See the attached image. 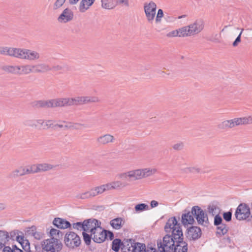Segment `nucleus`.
I'll return each instance as SVG.
<instances>
[{
    "label": "nucleus",
    "instance_id": "nucleus-1",
    "mask_svg": "<svg viewBox=\"0 0 252 252\" xmlns=\"http://www.w3.org/2000/svg\"><path fill=\"white\" fill-rule=\"evenodd\" d=\"M164 230L167 233H171V234H167L162 239L157 241V246L160 252H173V248L177 240L178 236L180 235L182 231L181 226L178 223V221L175 217L169 218L165 226Z\"/></svg>",
    "mask_w": 252,
    "mask_h": 252
},
{
    "label": "nucleus",
    "instance_id": "nucleus-2",
    "mask_svg": "<svg viewBox=\"0 0 252 252\" xmlns=\"http://www.w3.org/2000/svg\"><path fill=\"white\" fill-rule=\"evenodd\" d=\"M156 172V170L155 169L144 168L135 169L121 173L119 175V177L124 180L133 181L151 176L155 173Z\"/></svg>",
    "mask_w": 252,
    "mask_h": 252
},
{
    "label": "nucleus",
    "instance_id": "nucleus-3",
    "mask_svg": "<svg viewBox=\"0 0 252 252\" xmlns=\"http://www.w3.org/2000/svg\"><path fill=\"white\" fill-rule=\"evenodd\" d=\"M62 100V97L46 100H35L32 102L31 105L34 109H49L63 107Z\"/></svg>",
    "mask_w": 252,
    "mask_h": 252
},
{
    "label": "nucleus",
    "instance_id": "nucleus-4",
    "mask_svg": "<svg viewBox=\"0 0 252 252\" xmlns=\"http://www.w3.org/2000/svg\"><path fill=\"white\" fill-rule=\"evenodd\" d=\"M191 213L199 225L207 226L209 221L207 214L198 206H193L191 208Z\"/></svg>",
    "mask_w": 252,
    "mask_h": 252
},
{
    "label": "nucleus",
    "instance_id": "nucleus-5",
    "mask_svg": "<svg viewBox=\"0 0 252 252\" xmlns=\"http://www.w3.org/2000/svg\"><path fill=\"white\" fill-rule=\"evenodd\" d=\"M235 217L238 220H250L252 218L249 206L245 203H240L237 207L235 212Z\"/></svg>",
    "mask_w": 252,
    "mask_h": 252
},
{
    "label": "nucleus",
    "instance_id": "nucleus-6",
    "mask_svg": "<svg viewBox=\"0 0 252 252\" xmlns=\"http://www.w3.org/2000/svg\"><path fill=\"white\" fill-rule=\"evenodd\" d=\"M42 252H55L60 251L62 248V244L59 243L56 238H51L44 241L42 243Z\"/></svg>",
    "mask_w": 252,
    "mask_h": 252
},
{
    "label": "nucleus",
    "instance_id": "nucleus-7",
    "mask_svg": "<svg viewBox=\"0 0 252 252\" xmlns=\"http://www.w3.org/2000/svg\"><path fill=\"white\" fill-rule=\"evenodd\" d=\"M81 242L80 237L73 232L69 231L65 235L64 243L69 248L73 249L79 247Z\"/></svg>",
    "mask_w": 252,
    "mask_h": 252
},
{
    "label": "nucleus",
    "instance_id": "nucleus-8",
    "mask_svg": "<svg viewBox=\"0 0 252 252\" xmlns=\"http://www.w3.org/2000/svg\"><path fill=\"white\" fill-rule=\"evenodd\" d=\"M144 9L147 21L149 23H152L156 15V4L153 1H150L149 3H145Z\"/></svg>",
    "mask_w": 252,
    "mask_h": 252
},
{
    "label": "nucleus",
    "instance_id": "nucleus-9",
    "mask_svg": "<svg viewBox=\"0 0 252 252\" xmlns=\"http://www.w3.org/2000/svg\"><path fill=\"white\" fill-rule=\"evenodd\" d=\"M177 240L173 248V252H188V244L183 240L184 236L182 231L180 232V235H176Z\"/></svg>",
    "mask_w": 252,
    "mask_h": 252
},
{
    "label": "nucleus",
    "instance_id": "nucleus-10",
    "mask_svg": "<svg viewBox=\"0 0 252 252\" xmlns=\"http://www.w3.org/2000/svg\"><path fill=\"white\" fill-rule=\"evenodd\" d=\"M202 235L200 228L196 226H191L187 229L186 233L187 238L189 240L195 241L200 238Z\"/></svg>",
    "mask_w": 252,
    "mask_h": 252
},
{
    "label": "nucleus",
    "instance_id": "nucleus-11",
    "mask_svg": "<svg viewBox=\"0 0 252 252\" xmlns=\"http://www.w3.org/2000/svg\"><path fill=\"white\" fill-rule=\"evenodd\" d=\"M240 125H242L241 118H236L223 121L218 125V127L221 129H227Z\"/></svg>",
    "mask_w": 252,
    "mask_h": 252
},
{
    "label": "nucleus",
    "instance_id": "nucleus-12",
    "mask_svg": "<svg viewBox=\"0 0 252 252\" xmlns=\"http://www.w3.org/2000/svg\"><path fill=\"white\" fill-rule=\"evenodd\" d=\"M191 35L196 34L201 32L204 27V23L202 19H197L191 24L188 26Z\"/></svg>",
    "mask_w": 252,
    "mask_h": 252
},
{
    "label": "nucleus",
    "instance_id": "nucleus-13",
    "mask_svg": "<svg viewBox=\"0 0 252 252\" xmlns=\"http://www.w3.org/2000/svg\"><path fill=\"white\" fill-rule=\"evenodd\" d=\"M84 231L93 233L99 226L101 222L95 219H89L84 220Z\"/></svg>",
    "mask_w": 252,
    "mask_h": 252
},
{
    "label": "nucleus",
    "instance_id": "nucleus-14",
    "mask_svg": "<svg viewBox=\"0 0 252 252\" xmlns=\"http://www.w3.org/2000/svg\"><path fill=\"white\" fill-rule=\"evenodd\" d=\"M62 100L63 107L83 104L82 96L62 97Z\"/></svg>",
    "mask_w": 252,
    "mask_h": 252
},
{
    "label": "nucleus",
    "instance_id": "nucleus-15",
    "mask_svg": "<svg viewBox=\"0 0 252 252\" xmlns=\"http://www.w3.org/2000/svg\"><path fill=\"white\" fill-rule=\"evenodd\" d=\"M92 234L93 235L92 239L95 243H101L106 239V234L105 233V229H103L100 226L96 228Z\"/></svg>",
    "mask_w": 252,
    "mask_h": 252
},
{
    "label": "nucleus",
    "instance_id": "nucleus-16",
    "mask_svg": "<svg viewBox=\"0 0 252 252\" xmlns=\"http://www.w3.org/2000/svg\"><path fill=\"white\" fill-rule=\"evenodd\" d=\"M114 141L115 138L112 135L105 134L96 138V143L99 146H104L113 143Z\"/></svg>",
    "mask_w": 252,
    "mask_h": 252
},
{
    "label": "nucleus",
    "instance_id": "nucleus-17",
    "mask_svg": "<svg viewBox=\"0 0 252 252\" xmlns=\"http://www.w3.org/2000/svg\"><path fill=\"white\" fill-rule=\"evenodd\" d=\"M132 252H158L155 248L148 247L145 244L135 242L131 249Z\"/></svg>",
    "mask_w": 252,
    "mask_h": 252
},
{
    "label": "nucleus",
    "instance_id": "nucleus-18",
    "mask_svg": "<svg viewBox=\"0 0 252 252\" xmlns=\"http://www.w3.org/2000/svg\"><path fill=\"white\" fill-rule=\"evenodd\" d=\"M73 18V13L68 8L64 9L58 17V21L60 23H65L70 21Z\"/></svg>",
    "mask_w": 252,
    "mask_h": 252
},
{
    "label": "nucleus",
    "instance_id": "nucleus-19",
    "mask_svg": "<svg viewBox=\"0 0 252 252\" xmlns=\"http://www.w3.org/2000/svg\"><path fill=\"white\" fill-rule=\"evenodd\" d=\"M184 212L181 217V222L182 224L185 226L189 224H193L195 222V220L193 214L191 213V211L190 212L185 210Z\"/></svg>",
    "mask_w": 252,
    "mask_h": 252
},
{
    "label": "nucleus",
    "instance_id": "nucleus-20",
    "mask_svg": "<svg viewBox=\"0 0 252 252\" xmlns=\"http://www.w3.org/2000/svg\"><path fill=\"white\" fill-rule=\"evenodd\" d=\"M53 224L60 229H65L71 227L70 223L60 218H55L53 221Z\"/></svg>",
    "mask_w": 252,
    "mask_h": 252
},
{
    "label": "nucleus",
    "instance_id": "nucleus-21",
    "mask_svg": "<svg viewBox=\"0 0 252 252\" xmlns=\"http://www.w3.org/2000/svg\"><path fill=\"white\" fill-rule=\"evenodd\" d=\"M1 69L7 73L20 75L19 65H6L1 67Z\"/></svg>",
    "mask_w": 252,
    "mask_h": 252
},
{
    "label": "nucleus",
    "instance_id": "nucleus-22",
    "mask_svg": "<svg viewBox=\"0 0 252 252\" xmlns=\"http://www.w3.org/2000/svg\"><path fill=\"white\" fill-rule=\"evenodd\" d=\"M135 240L132 239H126L123 241L122 247H121L122 252H132L131 249L134 244Z\"/></svg>",
    "mask_w": 252,
    "mask_h": 252
},
{
    "label": "nucleus",
    "instance_id": "nucleus-23",
    "mask_svg": "<svg viewBox=\"0 0 252 252\" xmlns=\"http://www.w3.org/2000/svg\"><path fill=\"white\" fill-rule=\"evenodd\" d=\"M28 174L26 172V166H20L18 168L12 171L9 175L10 178H16Z\"/></svg>",
    "mask_w": 252,
    "mask_h": 252
},
{
    "label": "nucleus",
    "instance_id": "nucleus-24",
    "mask_svg": "<svg viewBox=\"0 0 252 252\" xmlns=\"http://www.w3.org/2000/svg\"><path fill=\"white\" fill-rule=\"evenodd\" d=\"M95 0H82L79 6L80 12L83 13L89 9L94 3Z\"/></svg>",
    "mask_w": 252,
    "mask_h": 252
},
{
    "label": "nucleus",
    "instance_id": "nucleus-25",
    "mask_svg": "<svg viewBox=\"0 0 252 252\" xmlns=\"http://www.w3.org/2000/svg\"><path fill=\"white\" fill-rule=\"evenodd\" d=\"M34 73H43L51 70L50 66L46 63L33 65Z\"/></svg>",
    "mask_w": 252,
    "mask_h": 252
},
{
    "label": "nucleus",
    "instance_id": "nucleus-26",
    "mask_svg": "<svg viewBox=\"0 0 252 252\" xmlns=\"http://www.w3.org/2000/svg\"><path fill=\"white\" fill-rule=\"evenodd\" d=\"M38 127H42L43 129H48L53 126L54 121L52 120L45 121L41 119L36 120Z\"/></svg>",
    "mask_w": 252,
    "mask_h": 252
},
{
    "label": "nucleus",
    "instance_id": "nucleus-27",
    "mask_svg": "<svg viewBox=\"0 0 252 252\" xmlns=\"http://www.w3.org/2000/svg\"><path fill=\"white\" fill-rule=\"evenodd\" d=\"M102 8L112 10L117 6L115 0H101Z\"/></svg>",
    "mask_w": 252,
    "mask_h": 252
},
{
    "label": "nucleus",
    "instance_id": "nucleus-28",
    "mask_svg": "<svg viewBox=\"0 0 252 252\" xmlns=\"http://www.w3.org/2000/svg\"><path fill=\"white\" fill-rule=\"evenodd\" d=\"M19 67L20 68V75H27L31 73H34L33 65L26 64L19 65Z\"/></svg>",
    "mask_w": 252,
    "mask_h": 252
},
{
    "label": "nucleus",
    "instance_id": "nucleus-29",
    "mask_svg": "<svg viewBox=\"0 0 252 252\" xmlns=\"http://www.w3.org/2000/svg\"><path fill=\"white\" fill-rule=\"evenodd\" d=\"M9 237L6 231L0 230V249L5 247V244L9 241Z\"/></svg>",
    "mask_w": 252,
    "mask_h": 252
},
{
    "label": "nucleus",
    "instance_id": "nucleus-30",
    "mask_svg": "<svg viewBox=\"0 0 252 252\" xmlns=\"http://www.w3.org/2000/svg\"><path fill=\"white\" fill-rule=\"evenodd\" d=\"M26 54V60L33 61L38 60L40 58L39 54L35 51L27 49Z\"/></svg>",
    "mask_w": 252,
    "mask_h": 252
},
{
    "label": "nucleus",
    "instance_id": "nucleus-31",
    "mask_svg": "<svg viewBox=\"0 0 252 252\" xmlns=\"http://www.w3.org/2000/svg\"><path fill=\"white\" fill-rule=\"evenodd\" d=\"M229 227L225 223H222L217 226L216 234L220 236H223L228 231Z\"/></svg>",
    "mask_w": 252,
    "mask_h": 252
},
{
    "label": "nucleus",
    "instance_id": "nucleus-32",
    "mask_svg": "<svg viewBox=\"0 0 252 252\" xmlns=\"http://www.w3.org/2000/svg\"><path fill=\"white\" fill-rule=\"evenodd\" d=\"M82 99L83 104L100 102V99L96 96H82Z\"/></svg>",
    "mask_w": 252,
    "mask_h": 252
},
{
    "label": "nucleus",
    "instance_id": "nucleus-33",
    "mask_svg": "<svg viewBox=\"0 0 252 252\" xmlns=\"http://www.w3.org/2000/svg\"><path fill=\"white\" fill-rule=\"evenodd\" d=\"M38 164L39 167V172H45L51 170L57 166L56 165H53L52 164H49L47 163H43Z\"/></svg>",
    "mask_w": 252,
    "mask_h": 252
},
{
    "label": "nucleus",
    "instance_id": "nucleus-34",
    "mask_svg": "<svg viewBox=\"0 0 252 252\" xmlns=\"http://www.w3.org/2000/svg\"><path fill=\"white\" fill-rule=\"evenodd\" d=\"M50 234L52 238H56L58 242L60 241V239H62L63 237V233L60 230L55 228H52L50 230Z\"/></svg>",
    "mask_w": 252,
    "mask_h": 252
},
{
    "label": "nucleus",
    "instance_id": "nucleus-35",
    "mask_svg": "<svg viewBox=\"0 0 252 252\" xmlns=\"http://www.w3.org/2000/svg\"><path fill=\"white\" fill-rule=\"evenodd\" d=\"M207 209L208 213L212 216H216L220 213V208L216 204H212L208 205Z\"/></svg>",
    "mask_w": 252,
    "mask_h": 252
},
{
    "label": "nucleus",
    "instance_id": "nucleus-36",
    "mask_svg": "<svg viewBox=\"0 0 252 252\" xmlns=\"http://www.w3.org/2000/svg\"><path fill=\"white\" fill-rule=\"evenodd\" d=\"M123 220L121 218H118L112 220L110 221V224L115 229H119L122 226Z\"/></svg>",
    "mask_w": 252,
    "mask_h": 252
},
{
    "label": "nucleus",
    "instance_id": "nucleus-37",
    "mask_svg": "<svg viewBox=\"0 0 252 252\" xmlns=\"http://www.w3.org/2000/svg\"><path fill=\"white\" fill-rule=\"evenodd\" d=\"M123 242L120 239H114L112 243V249L115 252H118L122 247Z\"/></svg>",
    "mask_w": 252,
    "mask_h": 252
},
{
    "label": "nucleus",
    "instance_id": "nucleus-38",
    "mask_svg": "<svg viewBox=\"0 0 252 252\" xmlns=\"http://www.w3.org/2000/svg\"><path fill=\"white\" fill-rule=\"evenodd\" d=\"M26 167V172L28 174L37 173L39 172L38 164H32Z\"/></svg>",
    "mask_w": 252,
    "mask_h": 252
},
{
    "label": "nucleus",
    "instance_id": "nucleus-39",
    "mask_svg": "<svg viewBox=\"0 0 252 252\" xmlns=\"http://www.w3.org/2000/svg\"><path fill=\"white\" fill-rule=\"evenodd\" d=\"M179 37H185L190 36V34L189 32V29L188 26H185L181 28L178 29Z\"/></svg>",
    "mask_w": 252,
    "mask_h": 252
},
{
    "label": "nucleus",
    "instance_id": "nucleus-40",
    "mask_svg": "<svg viewBox=\"0 0 252 252\" xmlns=\"http://www.w3.org/2000/svg\"><path fill=\"white\" fill-rule=\"evenodd\" d=\"M136 212H140L145 210H148L149 209V206L145 203H140L135 205L134 207Z\"/></svg>",
    "mask_w": 252,
    "mask_h": 252
},
{
    "label": "nucleus",
    "instance_id": "nucleus-41",
    "mask_svg": "<svg viewBox=\"0 0 252 252\" xmlns=\"http://www.w3.org/2000/svg\"><path fill=\"white\" fill-rule=\"evenodd\" d=\"M109 185L106 184L102 185L99 186L95 187L98 195L103 193L104 192L109 190Z\"/></svg>",
    "mask_w": 252,
    "mask_h": 252
},
{
    "label": "nucleus",
    "instance_id": "nucleus-42",
    "mask_svg": "<svg viewBox=\"0 0 252 252\" xmlns=\"http://www.w3.org/2000/svg\"><path fill=\"white\" fill-rule=\"evenodd\" d=\"M76 198L78 199H91V196L89 190H87L84 192L78 193L76 195Z\"/></svg>",
    "mask_w": 252,
    "mask_h": 252
},
{
    "label": "nucleus",
    "instance_id": "nucleus-43",
    "mask_svg": "<svg viewBox=\"0 0 252 252\" xmlns=\"http://www.w3.org/2000/svg\"><path fill=\"white\" fill-rule=\"evenodd\" d=\"M83 240L87 245H90L91 242V240L93 238V235L91 233V235L88 234L86 232V231H84L82 233Z\"/></svg>",
    "mask_w": 252,
    "mask_h": 252
},
{
    "label": "nucleus",
    "instance_id": "nucleus-44",
    "mask_svg": "<svg viewBox=\"0 0 252 252\" xmlns=\"http://www.w3.org/2000/svg\"><path fill=\"white\" fill-rule=\"evenodd\" d=\"M25 126L36 128L38 127V125L36 123V120H27L23 123Z\"/></svg>",
    "mask_w": 252,
    "mask_h": 252
},
{
    "label": "nucleus",
    "instance_id": "nucleus-45",
    "mask_svg": "<svg viewBox=\"0 0 252 252\" xmlns=\"http://www.w3.org/2000/svg\"><path fill=\"white\" fill-rule=\"evenodd\" d=\"M107 185L110 186L109 187V190L112 189H117L122 186H124L123 185V183L120 181L114 182L111 183L107 184Z\"/></svg>",
    "mask_w": 252,
    "mask_h": 252
},
{
    "label": "nucleus",
    "instance_id": "nucleus-46",
    "mask_svg": "<svg viewBox=\"0 0 252 252\" xmlns=\"http://www.w3.org/2000/svg\"><path fill=\"white\" fill-rule=\"evenodd\" d=\"M26 51L27 49L19 48L18 54H17V56L16 58L20 59L26 60L27 55Z\"/></svg>",
    "mask_w": 252,
    "mask_h": 252
},
{
    "label": "nucleus",
    "instance_id": "nucleus-47",
    "mask_svg": "<svg viewBox=\"0 0 252 252\" xmlns=\"http://www.w3.org/2000/svg\"><path fill=\"white\" fill-rule=\"evenodd\" d=\"M72 227L74 229H76L78 230H83L84 231V223L83 222H77L72 224Z\"/></svg>",
    "mask_w": 252,
    "mask_h": 252
},
{
    "label": "nucleus",
    "instance_id": "nucleus-48",
    "mask_svg": "<svg viewBox=\"0 0 252 252\" xmlns=\"http://www.w3.org/2000/svg\"><path fill=\"white\" fill-rule=\"evenodd\" d=\"M66 0H56L53 5V9L57 10L61 8L64 3Z\"/></svg>",
    "mask_w": 252,
    "mask_h": 252
},
{
    "label": "nucleus",
    "instance_id": "nucleus-49",
    "mask_svg": "<svg viewBox=\"0 0 252 252\" xmlns=\"http://www.w3.org/2000/svg\"><path fill=\"white\" fill-rule=\"evenodd\" d=\"M222 218L219 215V214H217L216 216H215L214 217V225L217 226H219V225H220L222 223Z\"/></svg>",
    "mask_w": 252,
    "mask_h": 252
},
{
    "label": "nucleus",
    "instance_id": "nucleus-50",
    "mask_svg": "<svg viewBox=\"0 0 252 252\" xmlns=\"http://www.w3.org/2000/svg\"><path fill=\"white\" fill-rule=\"evenodd\" d=\"M232 211L231 210L224 212L222 214L223 219L227 222H229L232 220Z\"/></svg>",
    "mask_w": 252,
    "mask_h": 252
},
{
    "label": "nucleus",
    "instance_id": "nucleus-51",
    "mask_svg": "<svg viewBox=\"0 0 252 252\" xmlns=\"http://www.w3.org/2000/svg\"><path fill=\"white\" fill-rule=\"evenodd\" d=\"M19 49V48L9 47L8 56L16 58Z\"/></svg>",
    "mask_w": 252,
    "mask_h": 252
},
{
    "label": "nucleus",
    "instance_id": "nucleus-52",
    "mask_svg": "<svg viewBox=\"0 0 252 252\" xmlns=\"http://www.w3.org/2000/svg\"><path fill=\"white\" fill-rule=\"evenodd\" d=\"M242 125L252 124V115L248 117L241 118Z\"/></svg>",
    "mask_w": 252,
    "mask_h": 252
},
{
    "label": "nucleus",
    "instance_id": "nucleus-53",
    "mask_svg": "<svg viewBox=\"0 0 252 252\" xmlns=\"http://www.w3.org/2000/svg\"><path fill=\"white\" fill-rule=\"evenodd\" d=\"M200 171V169L198 168L194 167H188L185 169H184V171L186 173H193V172H197L199 173Z\"/></svg>",
    "mask_w": 252,
    "mask_h": 252
},
{
    "label": "nucleus",
    "instance_id": "nucleus-54",
    "mask_svg": "<svg viewBox=\"0 0 252 252\" xmlns=\"http://www.w3.org/2000/svg\"><path fill=\"white\" fill-rule=\"evenodd\" d=\"M184 147V144L183 142H180L176 143L172 146V148L176 151L182 150Z\"/></svg>",
    "mask_w": 252,
    "mask_h": 252
},
{
    "label": "nucleus",
    "instance_id": "nucleus-55",
    "mask_svg": "<svg viewBox=\"0 0 252 252\" xmlns=\"http://www.w3.org/2000/svg\"><path fill=\"white\" fill-rule=\"evenodd\" d=\"M163 16V10L161 9H159L158 11V13L156 18V22L158 23L160 22L161 18Z\"/></svg>",
    "mask_w": 252,
    "mask_h": 252
},
{
    "label": "nucleus",
    "instance_id": "nucleus-56",
    "mask_svg": "<svg viewBox=\"0 0 252 252\" xmlns=\"http://www.w3.org/2000/svg\"><path fill=\"white\" fill-rule=\"evenodd\" d=\"M117 5H124L126 7L129 6V1L128 0H115Z\"/></svg>",
    "mask_w": 252,
    "mask_h": 252
},
{
    "label": "nucleus",
    "instance_id": "nucleus-57",
    "mask_svg": "<svg viewBox=\"0 0 252 252\" xmlns=\"http://www.w3.org/2000/svg\"><path fill=\"white\" fill-rule=\"evenodd\" d=\"M243 31H244V29H242L241 30L240 33H239L238 36L236 37L235 41L233 42L232 45L234 47L237 46L238 45V44L241 42V34H242Z\"/></svg>",
    "mask_w": 252,
    "mask_h": 252
},
{
    "label": "nucleus",
    "instance_id": "nucleus-58",
    "mask_svg": "<svg viewBox=\"0 0 252 252\" xmlns=\"http://www.w3.org/2000/svg\"><path fill=\"white\" fill-rule=\"evenodd\" d=\"M9 48V47H0V54L8 56Z\"/></svg>",
    "mask_w": 252,
    "mask_h": 252
},
{
    "label": "nucleus",
    "instance_id": "nucleus-59",
    "mask_svg": "<svg viewBox=\"0 0 252 252\" xmlns=\"http://www.w3.org/2000/svg\"><path fill=\"white\" fill-rule=\"evenodd\" d=\"M36 231V227L35 226H32L31 227H29L28 230L27 231V233L29 235H31L32 236L34 233Z\"/></svg>",
    "mask_w": 252,
    "mask_h": 252
},
{
    "label": "nucleus",
    "instance_id": "nucleus-60",
    "mask_svg": "<svg viewBox=\"0 0 252 252\" xmlns=\"http://www.w3.org/2000/svg\"><path fill=\"white\" fill-rule=\"evenodd\" d=\"M21 246L25 252H28L29 251H31L30 250V244L28 240H26L25 244Z\"/></svg>",
    "mask_w": 252,
    "mask_h": 252
},
{
    "label": "nucleus",
    "instance_id": "nucleus-61",
    "mask_svg": "<svg viewBox=\"0 0 252 252\" xmlns=\"http://www.w3.org/2000/svg\"><path fill=\"white\" fill-rule=\"evenodd\" d=\"M167 36H168L169 37H176V36L179 37L178 29L169 32V33H168L167 34Z\"/></svg>",
    "mask_w": 252,
    "mask_h": 252
},
{
    "label": "nucleus",
    "instance_id": "nucleus-62",
    "mask_svg": "<svg viewBox=\"0 0 252 252\" xmlns=\"http://www.w3.org/2000/svg\"><path fill=\"white\" fill-rule=\"evenodd\" d=\"M91 198L98 195L96 189L95 187L92 188L89 190Z\"/></svg>",
    "mask_w": 252,
    "mask_h": 252
},
{
    "label": "nucleus",
    "instance_id": "nucleus-63",
    "mask_svg": "<svg viewBox=\"0 0 252 252\" xmlns=\"http://www.w3.org/2000/svg\"><path fill=\"white\" fill-rule=\"evenodd\" d=\"M105 233L106 234V239H109V240H112L114 239V234L112 232L105 229Z\"/></svg>",
    "mask_w": 252,
    "mask_h": 252
},
{
    "label": "nucleus",
    "instance_id": "nucleus-64",
    "mask_svg": "<svg viewBox=\"0 0 252 252\" xmlns=\"http://www.w3.org/2000/svg\"><path fill=\"white\" fill-rule=\"evenodd\" d=\"M43 235V233L42 232L36 231L34 232L32 236L37 240H40L42 238Z\"/></svg>",
    "mask_w": 252,
    "mask_h": 252
}]
</instances>
